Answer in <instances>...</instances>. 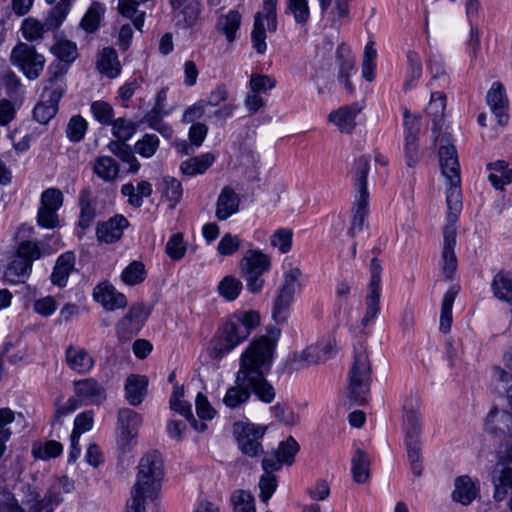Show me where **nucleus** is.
<instances>
[{
	"mask_svg": "<svg viewBox=\"0 0 512 512\" xmlns=\"http://www.w3.org/2000/svg\"><path fill=\"white\" fill-rule=\"evenodd\" d=\"M14 420L15 414L10 408L5 407L0 409V459L7 449L6 443L9 441L12 434L10 425Z\"/></svg>",
	"mask_w": 512,
	"mask_h": 512,
	"instance_id": "nucleus-49",
	"label": "nucleus"
},
{
	"mask_svg": "<svg viewBox=\"0 0 512 512\" xmlns=\"http://www.w3.org/2000/svg\"><path fill=\"white\" fill-rule=\"evenodd\" d=\"M93 172L104 182H113L119 174V165L110 156H99L94 160Z\"/></svg>",
	"mask_w": 512,
	"mask_h": 512,
	"instance_id": "nucleus-32",
	"label": "nucleus"
},
{
	"mask_svg": "<svg viewBox=\"0 0 512 512\" xmlns=\"http://www.w3.org/2000/svg\"><path fill=\"white\" fill-rule=\"evenodd\" d=\"M159 138L155 134H145L135 143V151L142 157H152L159 148Z\"/></svg>",
	"mask_w": 512,
	"mask_h": 512,
	"instance_id": "nucleus-56",
	"label": "nucleus"
},
{
	"mask_svg": "<svg viewBox=\"0 0 512 512\" xmlns=\"http://www.w3.org/2000/svg\"><path fill=\"white\" fill-rule=\"evenodd\" d=\"M128 226L129 221L123 215H115L107 221L97 224V239L104 243H114L121 239L124 229Z\"/></svg>",
	"mask_w": 512,
	"mask_h": 512,
	"instance_id": "nucleus-18",
	"label": "nucleus"
},
{
	"mask_svg": "<svg viewBox=\"0 0 512 512\" xmlns=\"http://www.w3.org/2000/svg\"><path fill=\"white\" fill-rule=\"evenodd\" d=\"M259 481L260 499L267 503L277 488V478L272 473L274 471H264Z\"/></svg>",
	"mask_w": 512,
	"mask_h": 512,
	"instance_id": "nucleus-61",
	"label": "nucleus"
},
{
	"mask_svg": "<svg viewBox=\"0 0 512 512\" xmlns=\"http://www.w3.org/2000/svg\"><path fill=\"white\" fill-rule=\"evenodd\" d=\"M46 23L34 17L25 18L21 24V32L28 42H35L43 39L44 34L48 32Z\"/></svg>",
	"mask_w": 512,
	"mask_h": 512,
	"instance_id": "nucleus-40",
	"label": "nucleus"
},
{
	"mask_svg": "<svg viewBox=\"0 0 512 512\" xmlns=\"http://www.w3.org/2000/svg\"><path fill=\"white\" fill-rule=\"evenodd\" d=\"M488 168L491 170L488 178L495 188H502L512 182V170L507 168L504 161L491 163Z\"/></svg>",
	"mask_w": 512,
	"mask_h": 512,
	"instance_id": "nucleus-46",
	"label": "nucleus"
},
{
	"mask_svg": "<svg viewBox=\"0 0 512 512\" xmlns=\"http://www.w3.org/2000/svg\"><path fill=\"white\" fill-rule=\"evenodd\" d=\"M270 268V256L258 249L247 250L240 261V269H249L265 274Z\"/></svg>",
	"mask_w": 512,
	"mask_h": 512,
	"instance_id": "nucleus-25",
	"label": "nucleus"
},
{
	"mask_svg": "<svg viewBox=\"0 0 512 512\" xmlns=\"http://www.w3.org/2000/svg\"><path fill=\"white\" fill-rule=\"evenodd\" d=\"M403 428L405 440H420L421 425L418 408L404 407Z\"/></svg>",
	"mask_w": 512,
	"mask_h": 512,
	"instance_id": "nucleus-35",
	"label": "nucleus"
},
{
	"mask_svg": "<svg viewBox=\"0 0 512 512\" xmlns=\"http://www.w3.org/2000/svg\"><path fill=\"white\" fill-rule=\"evenodd\" d=\"M299 448L297 441L289 436L285 441L280 442L277 450L265 454L262 460L263 470L278 471L283 464L292 465Z\"/></svg>",
	"mask_w": 512,
	"mask_h": 512,
	"instance_id": "nucleus-14",
	"label": "nucleus"
},
{
	"mask_svg": "<svg viewBox=\"0 0 512 512\" xmlns=\"http://www.w3.org/2000/svg\"><path fill=\"white\" fill-rule=\"evenodd\" d=\"M335 353V340L327 339L311 344L301 351L294 352L291 361L298 369L306 368L326 362Z\"/></svg>",
	"mask_w": 512,
	"mask_h": 512,
	"instance_id": "nucleus-10",
	"label": "nucleus"
},
{
	"mask_svg": "<svg viewBox=\"0 0 512 512\" xmlns=\"http://www.w3.org/2000/svg\"><path fill=\"white\" fill-rule=\"evenodd\" d=\"M91 112L95 119L103 125H110L113 121V107L105 101H94L91 104Z\"/></svg>",
	"mask_w": 512,
	"mask_h": 512,
	"instance_id": "nucleus-58",
	"label": "nucleus"
},
{
	"mask_svg": "<svg viewBox=\"0 0 512 512\" xmlns=\"http://www.w3.org/2000/svg\"><path fill=\"white\" fill-rule=\"evenodd\" d=\"M292 230L280 228L271 236V245L277 248L282 254L288 253L292 247Z\"/></svg>",
	"mask_w": 512,
	"mask_h": 512,
	"instance_id": "nucleus-59",
	"label": "nucleus"
},
{
	"mask_svg": "<svg viewBox=\"0 0 512 512\" xmlns=\"http://www.w3.org/2000/svg\"><path fill=\"white\" fill-rule=\"evenodd\" d=\"M488 418L497 423V429L501 433L512 437V413L494 409L490 411Z\"/></svg>",
	"mask_w": 512,
	"mask_h": 512,
	"instance_id": "nucleus-57",
	"label": "nucleus"
},
{
	"mask_svg": "<svg viewBox=\"0 0 512 512\" xmlns=\"http://www.w3.org/2000/svg\"><path fill=\"white\" fill-rule=\"evenodd\" d=\"M446 108V97L442 92H434L431 94L430 102L426 108V112L433 119L434 128L440 127L442 124L444 111Z\"/></svg>",
	"mask_w": 512,
	"mask_h": 512,
	"instance_id": "nucleus-48",
	"label": "nucleus"
},
{
	"mask_svg": "<svg viewBox=\"0 0 512 512\" xmlns=\"http://www.w3.org/2000/svg\"><path fill=\"white\" fill-rule=\"evenodd\" d=\"M381 273L382 266L380 261L377 258H373L370 263V282L365 299L366 312L362 319L363 326H367L380 313Z\"/></svg>",
	"mask_w": 512,
	"mask_h": 512,
	"instance_id": "nucleus-12",
	"label": "nucleus"
},
{
	"mask_svg": "<svg viewBox=\"0 0 512 512\" xmlns=\"http://www.w3.org/2000/svg\"><path fill=\"white\" fill-rule=\"evenodd\" d=\"M493 379L502 384V388L506 394V398L510 408L512 409V375L506 372L501 367H494Z\"/></svg>",
	"mask_w": 512,
	"mask_h": 512,
	"instance_id": "nucleus-64",
	"label": "nucleus"
},
{
	"mask_svg": "<svg viewBox=\"0 0 512 512\" xmlns=\"http://www.w3.org/2000/svg\"><path fill=\"white\" fill-rule=\"evenodd\" d=\"M458 294V288L452 286L445 294L441 305L440 330L443 333L450 331L452 324V307Z\"/></svg>",
	"mask_w": 512,
	"mask_h": 512,
	"instance_id": "nucleus-39",
	"label": "nucleus"
},
{
	"mask_svg": "<svg viewBox=\"0 0 512 512\" xmlns=\"http://www.w3.org/2000/svg\"><path fill=\"white\" fill-rule=\"evenodd\" d=\"M97 67L102 74L109 78H115L120 74L121 66L116 51L112 48H104L97 60Z\"/></svg>",
	"mask_w": 512,
	"mask_h": 512,
	"instance_id": "nucleus-33",
	"label": "nucleus"
},
{
	"mask_svg": "<svg viewBox=\"0 0 512 512\" xmlns=\"http://www.w3.org/2000/svg\"><path fill=\"white\" fill-rule=\"evenodd\" d=\"M487 104L496 116L500 125H505L508 122V115L506 113L508 108V99L506 97L505 89L500 82L492 84L486 96Z\"/></svg>",
	"mask_w": 512,
	"mask_h": 512,
	"instance_id": "nucleus-20",
	"label": "nucleus"
},
{
	"mask_svg": "<svg viewBox=\"0 0 512 512\" xmlns=\"http://www.w3.org/2000/svg\"><path fill=\"white\" fill-rule=\"evenodd\" d=\"M110 125H112V134L118 141L129 140L137 130V125L126 118L113 120Z\"/></svg>",
	"mask_w": 512,
	"mask_h": 512,
	"instance_id": "nucleus-53",
	"label": "nucleus"
},
{
	"mask_svg": "<svg viewBox=\"0 0 512 512\" xmlns=\"http://www.w3.org/2000/svg\"><path fill=\"white\" fill-rule=\"evenodd\" d=\"M104 13V4L93 2L83 16L80 26L88 33L95 32L99 28Z\"/></svg>",
	"mask_w": 512,
	"mask_h": 512,
	"instance_id": "nucleus-42",
	"label": "nucleus"
},
{
	"mask_svg": "<svg viewBox=\"0 0 512 512\" xmlns=\"http://www.w3.org/2000/svg\"><path fill=\"white\" fill-rule=\"evenodd\" d=\"M260 324L257 311H236L231 314L219 329L214 342V357H222L244 342L252 331Z\"/></svg>",
	"mask_w": 512,
	"mask_h": 512,
	"instance_id": "nucleus-3",
	"label": "nucleus"
},
{
	"mask_svg": "<svg viewBox=\"0 0 512 512\" xmlns=\"http://www.w3.org/2000/svg\"><path fill=\"white\" fill-rule=\"evenodd\" d=\"M94 423V412L92 410L84 411L78 414L74 421V429L72 431L73 438L79 439L80 435L92 429Z\"/></svg>",
	"mask_w": 512,
	"mask_h": 512,
	"instance_id": "nucleus-62",
	"label": "nucleus"
},
{
	"mask_svg": "<svg viewBox=\"0 0 512 512\" xmlns=\"http://www.w3.org/2000/svg\"><path fill=\"white\" fill-rule=\"evenodd\" d=\"M73 490L74 481L67 476H62L53 481L44 498L54 507H57L63 502V494L71 493Z\"/></svg>",
	"mask_w": 512,
	"mask_h": 512,
	"instance_id": "nucleus-31",
	"label": "nucleus"
},
{
	"mask_svg": "<svg viewBox=\"0 0 512 512\" xmlns=\"http://www.w3.org/2000/svg\"><path fill=\"white\" fill-rule=\"evenodd\" d=\"M277 2L278 0H264L263 11L257 12L254 16L251 39L253 48L259 54H264L267 50L264 19L267 21V28L269 32L274 33L277 30Z\"/></svg>",
	"mask_w": 512,
	"mask_h": 512,
	"instance_id": "nucleus-9",
	"label": "nucleus"
},
{
	"mask_svg": "<svg viewBox=\"0 0 512 512\" xmlns=\"http://www.w3.org/2000/svg\"><path fill=\"white\" fill-rule=\"evenodd\" d=\"M301 277L302 271L298 267H291L284 273L283 283L278 290L272 310L273 319L277 323H284L287 320L294 294L300 287Z\"/></svg>",
	"mask_w": 512,
	"mask_h": 512,
	"instance_id": "nucleus-7",
	"label": "nucleus"
},
{
	"mask_svg": "<svg viewBox=\"0 0 512 512\" xmlns=\"http://www.w3.org/2000/svg\"><path fill=\"white\" fill-rule=\"evenodd\" d=\"M275 346L269 337L262 336L251 342L240 358L238 381L264 403L273 402L276 396L275 388L265 377L272 366Z\"/></svg>",
	"mask_w": 512,
	"mask_h": 512,
	"instance_id": "nucleus-1",
	"label": "nucleus"
},
{
	"mask_svg": "<svg viewBox=\"0 0 512 512\" xmlns=\"http://www.w3.org/2000/svg\"><path fill=\"white\" fill-rule=\"evenodd\" d=\"M59 239L55 238L53 247H46L42 243V248L35 242L23 241L19 244L15 258L11 261L5 271V277L10 283H21L27 278L32 270V263L39 259L42 254H50L59 249Z\"/></svg>",
	"mask_w": 512,
	"mask_h": 512,
	"instance_id": "nucleus-4",
	"label": "nucleus"
},
{
	"mask_svg": "<svg viewBox=\"0 0 512 512\" xmlns=\"http://www.w3.org/2000/svg\"><path fill=\"white\" fill-rule=\"evenodd\" d=\"M250 399L248 386L242 385L238 381V372L236 373L235 385L228 388L223 398V403L229 408H237Z\"/></svg>",
	"mask_w": 512,
	"mask_h": 512,
	"instance_id": "nucleus-36",
	"label": "nucleus"
},
{
	"mask_svg": "<svg viewBox=\"0 0 512 512\" xmlns=\"http://www.w3.org/2000/svg\"><path fill=\"white\" fill-rule=\"evenodd\" d=\"M371 366L366 351L355 350L354 362L350 371L348 398L353 405H364L369 392Z\"/></svg>",
	"mask_w": 512,
	"mask_h": 512,
	"instance_id": "nucleus-6",
	"label": "nucleus"
},
{
	"mask_svg": "<svg viewBox=\"0 0 512 512\" xmlns=\"http://www.w3.org/2000/svg\"><path fill=\"white\" fill-rule=\"evenodd\" d=\"M240 197L230 186H225L216 201L215 217L225 221L239 211Z\"/></svg>",
	"mask_w": 512,
	"mask_h": 512,
	"instance_id": "nucleus-21",
	"label": "nucleus"
},
{
	"mask_svg": "<svg viewBox=\"0 0 512 512\" xmlns=\"http://www.w3.org/2000/svg\"><path fill=\"white\" fill-rule=\"evenodd\" d=\"M71 8L70 0H60L46 15L45 23L48 30L57 29L66 19Z\"/></svg>",
	"mask_w": 512,
	"mask_h": 512,
	"instance_id": "nucleus-43",
	"label": "nucleus"
},
{
	"mask_svg": "<svg viewBox=\"0 0 512 512\" xmlns=\"http://www.w3.org/2000/svg\"><path fill=\"white\" fill-rule=\"evenodd\" d=\"M92 296L106 311L123 309L128 304L126 296L109 282H102L96 285Z\"/></svg>",
	"mask_w": 512,
	"mask_h": 512,
	"instance_id": "nucleus-17",
	"label": "nucleus"
},
{
	"mask_svg": "<svg viewBox=\"0 0 512 512\" xmlns=\"http://www.w3.org/2000/svg\"><path fill=\"white\" fill-rule=\"evenodd\" d=\"M435 142L439 143V163L441 173L447 180L449 188L446 192L448 206L447 225L444 228L443 250H454L456 245L455 223L462 208L460 165L457 151L454 145L450 144L448 137L436 136Z\"/></svg>",
	"mask_w": 512,
	"mask_h": 512,
	"instance_id": "nucleus-2",
	"label": "nucleus"
},
{
	"mask_svg": "<svg viewBox=\"0 0 512 512\" xmlns=\"http://www.w3.org/2000/svg\"><path fill=\"white\" fill-rule=\"evenodd\" d=\"M163 476V460L160 453L148 452L139 461L137 480L132 491L153 499L160 490Z\"/></svg>",
	"mask_w": 512,
	"mask_h": 512,
	"instance_id": "nucleus-5",
	"label": "nucleus"
},
{
	"mask_svg": "<svg viewBox=\"0 0 512 512\" xmlns=\"http://www.w3.org/2000/svg\"><path fill=\"white\" fill-rule=\"evenodd\" d=\"M161 191L172 202V207L180 201L183 193L181 183L176 178L170 176L163 177Z\"/></svg>",
	"mask_w": 512,
	"mask_h": 512,
	"instance_id": "nucleus-55",
	"label": "nucleus"
},
{
	"mask_svg": "<svg viewBox=\"0 0 512 512\" xmlns=\"http://www.w3.org/2000/svg\"><path fill=\"white\" fill-rule=\"evenodd\" d=\"M241 24V15L236 10H231L225 16H221L217 22V29L221 31L229 43L236 39V32Z\"/></svg>",
	"mask_w": 512,
	"mask_h": 512,
	"instance_id": "nucleus-38",
	"label": "nucleus"
},
{
	"mask_svg": "<svg viewBox=\"0 0 512 512\" xmlns=\"http://www.w3.org/2000/svg\"><path fill=\"white\" fill-rule=\"evenodd\" d=\"M87 128V121L80 115H74L67 124L66 136L73 143L80 142L84 138Z\"/></svg>",
	"mask_w": 512,
	"mask_h": 512,
	"instance_id": "nucleus-52",
	"label": "nucleus"
},
{
	"mask_svg": "<svg viewBox=\"0 0 512 512\" xmlns=\"http://www.w3.org/2000/svg\"><path fill=\"white\" fill-rule=\"evenodd\" d=\"M336 56L339 63L338 80L350 93H352L353 86L349 81V75L354 69L355 59L353 56H351L350 50L344 45H341L337 48Z\"/></svg>",
	"mask_w": 512,
	"mask_h": 512,
	"instance_id": "nucleus-27",
	"label": "nucleus"
},
{
	"mask_svg": "<svg viewBox=\"0 0 512 512\" xmlns=\"http://www.w3.org/2000/svg\"><path fill=\"white\" fill-rule=\"evenodd\" d=\"M479 493V488L468 475L459 476L454 482L452 498L463 505L470 504Z\"/></svg>",
	"mask_w": 512,
	"mask_h": 512,
	"instance_id": "nucleus-23",
	"label": "nucleus"
},
{
	"mask_svg": "<svg viewBox=\"0 0 512 512\" xmlns=\"http://www.w3.org/2000/svg\"><path fill=\"white\" fill-rule=\"evenodd\" d=\"M215 161V157L211 153H205L196 157L189 158L182 162L180 169L183 174L195 176L203 174Z\"/></svg>",
	"mask_w": 512,
	"mask_h": 512,
	"instance_id": "nucleus-34",
	"label": "nucleus"
},
{
	"mask_svg": "<svg viewBox=\"0 0 512 512\" xmlns=\"http://www.w3.org/2000/svg\"><path fill=\"white\" fill-rule=\"evenodd\" d=\"M370 460L366 452L358 449L352 458V474L356 483H365L369 478Z\"/></svg>",
	"mask_w": 512,
	"mask_h": 512,
	"instance_id": "nucleus-44",
	"label": "nucleus"
},
{
	"mask_svg": "<svg viewBox=\"0 0 512 512\" xmlns=\"http://www.w3.org/2000/svg\"><path fill=\"white\" fill-rule=\"evenodd\" d=\"M67 366L78 374H88L95 365V359L84 348L69 345L65 350Z\"/></svg>",
	"mask_w": 512,
	"mask_h": 512,
	"instance_id": "nucleus-19",
	"label": "nucleus"
},
{
	"mask_svg": "<svg viewBox=\"0 0 512 512\" xmlns=\"http://www.w3.org/2000/svg\"><path fill=\"white\" fill-rule=\"evenodd\" d=\"M230 501L234 512H256L254 496L247 490H235Z\"/></svg>",
	"mask_w": 512,
	"mask_h": 512,
	"instance_id": "nucleus-50",
	"label": "nucleus"
},
{
	"mask_svg": "<svg viewBox=\"0 0 512 512\" xmlns=\"http://www.w3.org/2000/svg\"><path fill=\"white\" fill-rule=\"evenodd\" d=\"M357 114V109L344 106L336 111H332L328 116V120L335 124L341 133L349 134L356 126L355 118Z\"/></svg>",
	"mask_w": 512,
	"mask_h": 512,
	"instance_id": "nucleus-28",
	"label": "nucleus"
},
{
	"mask_svg": "<svg viewBox=\"0 0 512 512\" xmlns=\"http://www.w3.org/2000/svg\"><path fill=\"white\" fill-rule=\"evenodd\" d=\"M243 289L242 282L232 275L225 276L217 286L218 294L226 301H234Z\"/></svg>",
	"mask_w": 512,
	"mask_h": 512,
	"instance_id": "nucleus-47",
	"label": "nucleus"
},
{
	"mask_svg": "<svg viewBox=\"0 0 512 512\" xmlns=\"http://www.w3.org/2000/svg\"><path fill=\"white\" fill-rule=\"evenodd\" d=\"M148 379L142 375H130L125 384V394L128 402L137 406L142 403L147 393Z\"/></svg>",
	"mask_w": 512,
	"mask_h": 512,
	"instance_id": "nucleus-24",
	"label": "nucleus"
},
{
	"mask_svg": "<svg viewBox=\"0 0 512 512\" xmlns=\"http://www.w3.org/2000/svg\"><path fill=\"white\" fill-rule=\"evenodd\" d=\"M405 445L411 471L420 477L423 471L420 440H405Z\"/></svg>",
	"mask_w": 512,
	"mask_h": 512,
	"instance_id": "nucleus-51",
	"label": "nucleus"
},
{
	"mask_svg": "<svg viewBox=\"0 0 512 512\" xmlns=\"http://www.w3.org/2000/svg\"><path fill=\"white\" fill-rule=\"evenodd\" d=\"M121 193L127 197L129 205L139 208L143 205V198L150 197L152 194V185L148 181H140L135 187L132 183H126L121 187Z\"/></svg>",
	"mask_w": 512,
	"mask_h": 512,
	"instance_id": "nucleus-26",
	"label": "nucleus"
},
{
	"mask_svg": "<svg viewBox=\"0 0 512 512\" xmlns=\"http://www.w3.org/2000/svg\"><path fill=\"white\" fill-rule=\"evenodd\" d=\"M240 271L246 281L247 290L253 294L260 293L265 284L264 274L249 269H240Z\"/></svg>",
	"mask_w": 512,
	"mask_h": 512,
	"instance_id": "nucleus-63",
	"label": "nucleus"
},
{
	"mask_svg": "<svg viewBox=\"0 0 512 512\" xmlns=\"http://www.w3.org/2000/svg\"><path fill=\"white\" fill-rule=\"evenodd\" d=\"M491 289L493 295L504 302L512 304V277L507 271H499L492 279Z\"/></svg>",
	"mask_w": 512,
	"mask_h": 512,
	"instance_id": "nucleus-29",
	"label": "nucleus"
},
{
	"mask_svg": "<svg viewBox=\"0 0 512 512\" xmlns=\"http://www.w3.org/2000/svg\"><path fill=\"white\" fill-rule=\"evenodd\" d=\"M368 200L369 197L357 196L353 207V217L348 234L354 237L362 231L366 217L368 215Z\"/></svg>",
	"mask_w": 512,
	"mask_h": 512,
	"instance_id": "nucleus-37",
	"label": "nucleus"
},
{
	"mask_svg": "<svg viewBox=\"0 0 512 512\" xmlns=\"http://www.w3.org/2000/svg\"><path fill=\"white\" fill-rule=\"evenodd\" d=\"M150 310L143 303H134L128 312L117 322L116 333L122 342L131 340L144 326Z\"/></svg>",
	"mask_w": 512,
	"mask_h": 512,
	"instance_id": "nucleus-11",
	"label": "nucleus"
},
{
	"mask_svg": "<svg viewBox=\"0 0 512 512\" xmlns=\"http://www.w3.org/2000/svg\"><path fill=\"white\" fill-rule=\"evenodd\" d=\"M176 26L182 29L193 27L201 15L200 0H168Z\"/></svg>",
	"mask_w": 512,
	"mask_h": 512,
	"instance_id": "nucleus-15",
	"label": "nucleus"
},
{
	"mask_svg": "<svg viewBox=\"0 0 512 512\" xmlns=\"http://www.w3.org/2000/svg\"><path fill=\"white\" fill-rule=\"evenodd\" d=\"M63 447L61 443L50 440L44 445L34 446L32 454L35 458L47 460L59 456L62 453Z\"/></svg>",
	"mask_w": 512,
	"mask_h": 512,
	"instance_id": "nucleus-60",
	"label": "nucleus"
},
{
	"mask_svg": "<svg viewBox=\"0 0 512 512\" xmlns=\"http://www.w3.org/2000/svg\"><path fill=\"white\" fill-rule=\"evenodd\" d=\"M10 62L29 80L37 79L45 66V57L33 45L18 43L11 51Z\"/></svg>",
	"mask_w": 512,
	"mask_h": 512,
	"instance_id": "nucleus-8",
	"label": "nucleus"
},
{
	"mask_svg": "<svg viewBox=\"0 0 512 512\" xmlns=\"http://www.w3.org/2000/svg\"><path fill=\"white\" fill-rule=\"evenodd\" d=\"M73 391L78 403L85 405H101L106 400V390L94 378H84L73 382Z\"/></svg>",
	"mask_w": 512,
	"mask_h": 512,
	"instance_id": "nucleus-16",
	"label": "nucleus"
},
{
	"mask_svg": "<svg viewBox=\"0 0 512 512\" xmlns=\"http://www.w3.org/2000/svg\"><path fill=\"white\" fill-rule=\"evenodd\" d=\"M370 168V159L368 156L362 155L358 157L353 166V178L358 192L357 196L369 197L367 189V175Z\"/></svg>",
	"mask_w": 512,
	"mask_h": 512,
	"instance_id": "nucleus-30",
	"label": "nucleus"
},
{
	"mask_svg": "<svg viewBox=\"0 0 512 512\" xmlns=\"http://www.w3.org/2000/svg\"><path fill=\"white\" fill-rule=\"evenodd\" d=\"M145 276L144 264L140 261H133L122 271L121 279L127 285H136L144 281Z\"/></svg>",
	"mask_w": 512,
	"mask_h": 512,
	"instance_id": "nucleus-54",
	"label": "nucleus"
},
{
	"mask_svg": "<svg viewBox=\"0 0 512 512\" xmlns=\"http://www.w3.org/2000/svg\"><path fill=\"white\" fill-rule=\"evenodd\" d=\"M285 13L293 17L299 26H305L310 20L308 0H287Z\"/></svg>",
	"mask_w": 512,
	"mask_h": 512,
	"instance_id": "nucleus-41",
	"label": "nucleus"
},
{
	"mask_svg": "<svg viewBox=\"0 0 512 512\" xmlns=\"http://www.w3.org/2000/svg\"><path fill=\"white\" fill-rule=\"evenodd\" d=\"M75 269V255L73 252L61 254L54 265L50 276L53 285L63 288L67 285L70 274Z\"/></svg>",
	"mask_w": 512,
	"mask_h": 512,
	"instance_id": "nucleus-22",
	"label": "nucleus"
},
{
	"mask_svg": "<svg viewBox=\"0 0 512 512\" xmlns=\"http://www.w3.org/2000/svg\"><path fill=\"white\" fill-rule=\"evenodd\" d=\"M266 428L255 424L237 426L235 433L238 447L241 452L249 457H256L263 452L260 440L264 436Z\"/></svg>",
	"mask_w": 512,
	"mask_h": 512,
	"instance_id": "nucleus-13",
	"label": "nucleus"
},
{
	"mask_svg": "<svg viewBox=\"0 0 512 512\" xmlns=\"http://www.w3.org/2000/svg\"><path fill=\"white\" fill-rule=\"evenodd\" d=\"M79 204L81 211L78 225L85 230L90 227L96 217L95 207L91 202V193L89 190L81 191Z\"/></svg>",
	"mask_w": 512,
	"mask_h": 512,
	"instance_id": "nucleus-45",
	"label": "nucleus"
}]
</instances>
